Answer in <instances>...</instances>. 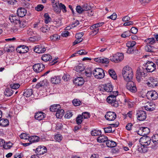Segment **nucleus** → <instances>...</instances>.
<instances>
[{
  "instance_id": "1",
  "label": "nucleus",
  "mask_w": 158,
  "mask_h": 158,
  "mask_svg": "<svg viewBox=\"0 0 158 158\" xmlns=\"http://www.w3.org/2000/svg\"><path fill=\"white\" fill-rule=\"evenodd\" d=\"M122 74L124 80L126 81H131L133 77L132 69L128 66L124 67L122 70Z\"/></svg>"
},
{
  "instance_id": "2",
  "label": "nucleus",
  "mask_w": 158,
  "mask_h": 158,
  "mask_svg": "<svg viewBox=\"0 0 158 158\" xmlns=\"http://www.w3.org/2000/svg\"><path fill=\"white\" fill-rule=\"evenodd\" d=\"M118 94L117 91H113L110 95L108 96L107 98V102L111 104L114 107H117L118 106V102L116 100V97Z\"/></svg>"
},
{
  "instance_id": "3",
  "label": "nucleus",
  "mask_w": 158,
  "mask_h": 158,
  "mask_svg": "<svg viewBox=\"0 0 158 158\" xmlns=\"http://www.w3.org/2000/svg\"><path fill=\"white\" fill-rule=\"evenodd\" d=\"M146 70L143 67L141 68H138L136 71V78L137 81L139 82L143 78L147 75Z\"/></svg>"
},
{
  "instance_id": "4",
  "label": "nucleus",
  "mask_w": 158,
  "mask_h": 158,
  "mask_svg": "<svg viewBox=\"0 0 158 158\" xmlns=\"http://www.w3.org/2000/svg\"><path fill=\"white\" fill-rule=\"evenodd\" d=\"M144 68L148 73H152L155 70L156 66L153 62L148 61L146 62Z\"/></svg>"
},
{
  "instance_id": "5",
  "label": "nucleus",
  "mask_w": 158,
  "mask_h": 158,
  "mask_svg": "<svg viewBox=\"0 0 158 158\" xmlns=\"http://www.w3.org/2000/svg\"><path fill=\"white\" fill-rule=\"evenodd\" d=\"M123 55L121 53H117L110 57V60L112 62L117 63L122 61L123 59Z\"/></svg>"
},
{
  "instance_id": "6",
  "label": "nucleus",
  "mask_w": 158,
  "mask_h": 158,
  "mask_svg": "<svg viewBox=\"0 0 158 158\" xmlns=\"http://www.w3.org/2000/svg\"><path fill=\"white\" fill-rule=\"evenodd\" d=\"M99 89L102 92L106 91L107 92H113V88L112 85L110 83L102 85H100L98 87Z\"/></svg>"
},
{
  "instance_id": "7",
  "label": "nucleus",
  "mask_w": 158,
  "mask_h": 158,
  "mask_svg": "<svg viewBox=\"0 0 158 158\" xmlns=\"http://www.w3.org/2000/svg\"><path fill=\"white\" fill-rule=\"evenodd\" d=\"M127 84V88L132 93L135 92L137 90V88L135 84L131 81H128Z\"/></svg>"
},
{
  "instance_id": "8",
  "label": "nucleus",
  "mask_w": 158,
  "mask_h": 158,
  "mask_svg": "<svg viewBox=\"0 0 158 158\" xmlns=\"http://www.w3.org/2000/svg\"><path fill=\"white\" fill-rule=\"evenodd\" d=\"M158 83V81L157 78L150 77L148 79L147 84L149 87H154L157 85Z\"/></svg>"
},
{
  "instance_id": "9",
  "label": "nucleus",
  "mask_w": 158,
  "mask_h": 158,
  "mask_svg": "<svg viewBox=\"0 0 158 158\" xmlns=\"http://www.w3.org/2000/svg\"><path fill=\"white\" fill-rule=\"evenodd\" d=\"M136 115L137 119L140 121L145 120L147 117L146 112L142 110H138L137 111Z\"/></svg>"
},
{
  "instance_id": "10",
  "label": "nucleus",
  "mask_w": 158,
  "mask_h": 158,
  "mask_svg": "<svg viewBox=\"0 0 158 158\" xmlns=\"http://www.w3.org/2000/svg\"><path fill=\"white\" fill-rule=\"evenodd\" d=\"M116 114L114 112L109 111L107 112L105 117L106 119L109 121H114L116 118Z\"/></svg>"
},
{
  "instance_id": "11",
  "label": "nucleus",
  "mask_w": 158,
  "mask_h": 158,
  "mask_svg": "<svg viewBox=\"0 0 158 158\" xmlns=\"http://www.w3.org/2000/svg\"><path fill=\"white\" fill-rule=\"evenodd\" d=\"M146 96L148 99L155 100L158 98V94L155 91H150L147 92Z\"/></svg>"
},
{
  "instance_id": "12",
  "label": "nucleus",
  "mask_w": 158,
  "mask_h": 158,
  "mask_svg": "<svg viewBox=\"0 0 158 158\" xmlns=\"http://www.w3.org/2000/svg\"><path fill=\"white\" fill-rule=\"evenodd\" d=\"M46 47L43 44L38 45L34 48V51L38 53H42L46 51Z\"/></svg>"
},
{
  "instance_id": "13",
  "label": "nucleus",
  "mask_w": 158,
  "mask_h": 158,
  "mask_svg": "<svg viewBox=\"0 0 158 158\" xmlns=\"http://www.w3.org/2000/svg\"><path fill=\"white\" fill-rule=\"evenodd\" d=\"M51 2L53 10L55 12L58 14L60 12V9L58 8V5L60 4L58 0H51Z\"/></svg>"
},
{
  "instance_id": "14",
  "label": "nucleus",
  "mask_w": 158,
  "mask_h": 158,
  "mask_svg": "<svg viewBox=\"0 0 158 158\" xmlns=\"http://www.w3.org/2000/svg\"><path fill=\"white\" fill-rule=\"evenodd\" d=\"M33 68L35 72L40 73L44 70L45 66L42 64L37 63L33 65Z\"/></svg>"
},
{
  "instance_id": "15",
  "label": "nucleus",
  "mask_w": 158,
  "mask_h": 158,
  "mask_svg": "<svg viewBox=\"0 0 158 158\" xmlns=\"http://www.w3.org/2000/svg\"><path fill=\"white\" fill-rule=\"evenodd\" d=\"M47 152V148L43 146H39L36 149L35 153L38 155H43Z\"/></svg>"
},
{
  "instance_id": "16",
  "label": "nucleus",
  "mask_w": 158,
  "mask_h": 158,
  "mask_svg": "<svg viewBox=\"0 0 158 158\" xmlns=\"http://www.w3.org/2000/svg\"><path fill=\"white\" fill-rule=\"evenodd\" d=\"M16 50L19 53H24L28 52V48L26 46L24 45H20L17 48Z\"/></svg>"
},
{
  "instance_id": "17",
  "label": "nucleus",
  "mask_w": 158,
  "mask_h": 158,
  "mask_svg": "<svg viewBox=\"0 0 158 158\" xmlns=\"http://www.w3.org/2000/svg\"><path fill=\"white\" fill-rule=\"evenodd\" d=\"M27 13V10L24 8L20 7L17 10V14L20 17H24Z\"/></svg>"
},
{
  "instance_id": "18",
  "label": "nucleus",
  "mask_w": 158,
  "mask_h": 158,
  "mask_svg": "<svg viewBox=\"0 0 158 158\" xmlns=\"http://www.w3.org/2000/svg\"><path fill=\"white\" fill-rule=\"evenodd\" d=\"M45 117V114L42 112H38L35 114V117L38 120H42Z\"/></svg>"
},
{
  "instance_id": "19",
  "label": "nucleus",
  "mask_w": 158,
  "mask_h": 158,
  "mask_svg": "<svg viewBox=\"0 0 158 158\" xmlns=\"http://www.w3.org/2000/svg\"><path fill=\"white\" fill-rule=\"evenodd\" d=\"M9 19L11 23L18 24L19 22V18L16 17L15 15H10Z\"/></svg>"
},
{
  "instance_id": "20",
  "label": "nucleus",
  "mask_w": 158,
  "mask_h": 158,
  "mask_svg": "<svg viewBox=\"0 0 158 158\" xmlns=\"http://www.w3.org/2000/svg\"><path fill=\"white\" fill-rule=\"evenodd\" d=\"M84 80L82 77H78L75 79L74 80V83L78 86L83 85L84 83Z\"/></svg>"
},
{
  "instance_id": "21",
  "label": "nucleus",
  "mask_w": 158,
  "mask_h": 158,
  "mask_svg": "<svg viewBox=\"0 0 158 158\" xmlns=\"http://www.w3.org/2000/svg\"><path fill=\"white\" fill-rule=\"evenodd\" d=\"M106 144L107 147L109 148H114L116 145V143L112 140H107L106 141Z\"/></svg>"
},
{
  "instance_id": "22",
  "label": "nucleus",
  "mask_w": 158,
  "mask_h": 158,
  "mask_svg": "<svg viewBox=\"0 0 158 158\" xmlns=\"http://www.w3.org/2000/svg\"><path fill=\"white\" fill-rule=\"evenodd\" d=\"M41 59L45 62L50 61L52 60V56L49 54L43 55L41 57Z\"/></svg>"
},
{
  "instance_id": "23",
  "label": "nucleus",
  "mask_w": 158,
  "mask_h": 158,
  "mask_svg": "<svg viewBox=\"0 0 158 158\" xmlns=\"http://www.w3.org/2000/svg\"><path fill=\"white\" fill-rule=\"evenodd\" d=\"M108 139L107 137L104 135H101L97 138V141L99 143L106 142Z\"/></svg>"
},
{
  "instance_id": "24",
  "label": "nucleus",
  "mask_w": 158,
  "mask_h": 158,
  "mask_svg": "<svg viewBox=\"0 0 158 158\" xmlns=\"http://www.w3.org/2000/svg\"><path fill=\"white\" fill-rule=\"evenodd\" d=\"M64 110L62 109H58L56 111V115L57 118H61L64 115Z\"/></svg>"
},
{
  "instance_id": "25",
  "label": "nucleus",
  "mask_w": 158,
  "mask_h": 158,
  "mask_svg": "<svg viewBox=\"0 0 158 158\" xmlns=\"http://www.w3.org/2000/svg\"><path fill=\"white\" fill-rule=\"evenodd\" d=\"M60 78L59 76H54L51 78V81L52 84H57L60 82Z\"/></svg>"
},
{
  "instance_id": "26",
  "label": "nucleus",
  "mask_w": 158,
  "mask_h": 158,
  "mask_svg": "<svg viewBox=\"0 0 158 158\" xmlns=\"http://www.w3.org/2000/svg\"><path fill=\"white\" fill-rule=\"evenodd\" d=\"M4 50L7 52H11L15 50V47L11 45L6 44L4 48Z\"/></svg>"
},
{
  "instance_id": "27",
  "label": "nucleus",
  "mask_w": 158,
  "mask_h": 158,
  "mask_svg": "<svg viewBox=\"0 0 158 158\" xmlns=\"http://www.w3.org/2000/svg\"><path fill=\"white\" fill-rule=\"evenodd\" d=\"M145 50L146 51L148 52H154L156 50V48L153 46L149 45H147L145 46Z\"/></svg>"
},
{
  "instance_id": "28",
  "label": "nucleus",
  "mask_w": 158,
  "mask_h": 158,
  "mask_svg": "<svg viewBox=\"0 0 158 158\" xmlns=\"http://www.w3.org/2000/svg\"><path fill=\"white\" fill-rule=\"evenodd\" d=\"M14 91L12 90V89L7 88L6 89L5 92V95L7 97L11 96L14 93Z\"/></svg>"
},
{
  "instance_id": "29",
  "label": "nucleus",
  "mask_w": 158,
  "mask_h": 158,
  "mask_svg": "<svg viewBox=\"0 0 158 158\" xmlns=\"http://www.w3.org/2000/svg\"><path fill=\"white\" fill-rule=\"evenodd\" d=\"M60 106L58 104H54L51 106L50 110L52 112H56L59 108H60Z\"/></svg>"
},
{
  "instance_id": "30",
  "label": "nucleus",
  "mask_w": 158,
  "mask_h": 158,
  "mask_svg": "<svg viewBox=\"0 0 158 158\" xmlns=\"http://www.w3.org/2000/svg\"><path fill=\"white\" fill-rule=\"evenodd\" d=\"M9 123V121L6 118H2L0 120V125L3 127L7 126Z\"/></svg>"
},
{
  "instance_id": "31",
  "label": "nucleus",
  "mask_w": 158,
  "mask_h": 158,
  "mask_svg": "<svg viewBox=\"0 0 158 158\" xmlns=\"http://www.w3.org/2000/svg\"><path fill=\"white\" fill-rule=\"evenodd\" d=\"M40 138L36 136H30L29 141L31 143H35L38 142L39 141Z\"/></svg>"
},
{
  "instance_id": "32",
  "label": "nucleus",
  "mask_w": 158,
  "mask_h": 158,
  "mask_svg": "<svg viewBox=\"0 0 158 158\" xmlns=\"http://www.w3.org/2000/svg\"><path fill=\"white\" fill-rule=\"evenodd\" d=\"M152 142L155 145H157L158 144V134H155L152 137Z\"/></svg>"
},
{
  "instance_id": "33",
  "label": "nucleus",
  "mask_w": 158,
  "mask_h": 158,
  "mask_svg": "<svg viewBox=\"0 0 158 158\" xmlns=\"http://www.w3.org/2000/svg\"><path fill=\"white\" fill-rule=\"evenodd\" d=\"M154 105L151 103L148 104V105H146L144 107L145 109L148 111H152L155 109Z\"/></svg>"
},
{
  "instance_id": "34",
  "label": "nucleus",
  "mask_w": 158,
  "mask_h": 158,
  "mask_svg": "<svg viewBox=\"0 0 158 158\" xmlns=\"http://www.w3.org/2000/svg\"><path fill=\"white\" fill-rule=\"evenodd\" d=\"M89 10V8H83L80 6H77L76 7V11L79 14L81 13L84 11L87 10Z\"/></svg>"
},
{
  "instance_id": "35",
  "label": "nucleus",
  "mask_w": 158,
  "mask_h": 158,
  "mask_svg": "<svg viewBox=\"0 0 158 158\" xmlns=\"http://www.w3.org/2000/svg\"><path fill=\"white\" fill-rule=\"evenodd\" d=\"M85 69L84 66L82 65H78L75 68V71L79 73L83 71Z\"/></svg>"
},
{
  "instance_id": "36",
  "label": "nucleus",
  "mask_w": 158,
  "mask_h": 158,
  "mask_svg": "<svg viewBox=\"0 0 158 158\" xmlns=\"http://www.w3.org/2000/svg\"><path fill=\"white\" fill-rule=\"evenodd\" d=\"M32 93L33 91L31 89H28L24 92L23 95L24 96L28 97L32 95Z\"/></svg>"
},
{
  "instance_id": "37",
  "label": "nucleus",
  "mask_w": 158,
  "mask_h": 158,
  "mask_svg": "<svg viewBox=\"0 0 158 158\" xmlns=\"http://www.w3.org/2000/svg\"><path fill=\"white\" fill-rule=\"evenodd\" d=\"M108 72L110 76L112 78L114 79H116L117 78L116 74L115 72L113 69H109L108 71Z\"/></svg>"
},
{
  "instance_id": "38",
  "label": "nucleus",
  "mask_w": 158,
  "mask_h": 158,
  "mask_svg": "<svg viewBox=\"0 0 158 158\" xmlns=\"http://www.w3.org/2000/svg\"><path fill=\"white\" fill-rule=\"evenodd\" d=\"M91 133L93 136H97L101 135L102 132L100 130H94L91 131Z\"/></svg>"
},
{
  "instance_id": "39",
  "label": "nucleus",
  "mask_w": 158,
  "mask_h": 158,
  "mask_svg": "<svg viewBox=\"0 0 158 158\" xmlns=\"http://www.w3.org/2000/svg\"><path fill=\"white\" fill-rule=\"evenodd\" d=\"M104 24V23L101 22L99 23H98L95 24L93 25L90 27V29L91 30H93L94 29L98 27L101 26L103 25Z\"/></svg>"
},
{
  "instance_id": "40",
  "label": "nucleus",
  "mask_w": 158,
  "mask_h": 158,
  "mask_svg": "<svg viewBox=\"0 0 158 158\" xmlns=\"http://www.w3.org/2000/svg\"><path fill=\"white\" fill-rule=\"evenodd\" d=\"M12 145L13 143L11 142H10V141L8 142H6L4 143L3 148L6 149H8L12 147Z\"/></svg>"
},
{
  "instance_id": "41",
  "label": "nucleus",
  "mask_w": 158,
  "mask_h": 158,
  "mask_svg": "<svg viewBox=\"0 0 158 158\" xmlns=\"http://www.w3.org/2000/svg\"><path fill=\"white\" fill-rule=\"evenodd\" d=\"M145 42L147 44L152 45L156 42V41L154 38H152L147 39L145 40Z\"/></svg>"
},
{
  "instance_id": "42",
  "label": "nucleus",
  "mask_w": 158,
  "mask_h": 158,
  "mask_svg": "<svg viewBox=\"0 0 158 158\" xmlns=\"http://www.w3.org/2000/svg\"><path fill=\"white\" fill-rule=\"evenodd\" d=\"M58 8L60 9V12L61 10H62L63 13H65L67 12L66 8L65 5L61 3H60L59 4Z\"/></svg>"
},
{
  "instance_id": "43",
  "label": "nucleus",
  "mask_w": 158,
  "mask_h": 158,
  "mask_svg": "<svg viewBox=\"0 0 158 158\" xmlns=\"http://www.w3.org/2000/svg\"><path fill=\"white\" fill-rule=\"evenodd\" d=\"M20 137L21 139H28L30 137V136L29 134H27L26 133H23L21 134L19 136Z\"/></svg>"
},
{
  "instance_id": "44",
  "label": "nucleus",
  "mask_w": 158,
  "mask_h": 158,
  "mask_svg": "<svg viewBox=\"0 0 158 158\" xmlns=\"http://www.w3.org/2000/svg\"><path fill=\"white\" fill-rule=\"evenodd\" d=\"M18 24L19 28H23L26 26L27 23L25 20L21 21L19 20V22L18 23Z\"/></svg>"
},
{
  "instance_id": "45",
  "label": "nucleus",
  "mask_w": 158,
  "mask_h": 158,
  "mask_svg": "<svg viewBox=\"0 0 158 158\" xmlns=\"http://www.w3.org/2000/svg\"><path fill=\"white\" fill-rule=\"evenodd\" d=\"M19 27L18 24L14 23L12 27L10 28L11 31H13L14 32H15L18 30Z\"/></svg>"
},
{
  "instance_id": "46",
  "label": "nucleus",
  "mask_w": 158,
  "mask_h": 158,
  "mask_svg": "<svg viewBox=\"0 0 158 158\" xmlns=\"http://www.w3.org/2000/svg\"><path fill=\"white\" fill-rule=\"evenodd\" d=\"M100 72H102V69L101 68H96L93 71V74L95 77H96L98 76V75Z\"/></svg>"
},
{
  "instance_id": "47",
  "label": "nucleus",
  "mask_w": 158,
  "mask_h": 158,
  "mask_svg": "<svg viewBox=\"0 0 158 158\" xmlns=\"http://www.w3.org/2000/svg\"><path fill=\"white\" fill-rule=\"evenodd\" d=\"M60 38V36L56 34H53L50 37L51 40L53 41H56L58 40Z\"/></svg>"
},
{
  "instance_id": "48",
  "label": "nucleus",
  "mask_w": 158,
  "mask_h": 158,
  "mask_svg": "<svg viewBox=\"0 0 158 158\" xmlns=\"http://www.w3.org/2000/svg\"><path fill=\"white\" fill-rule=\"evenodd\" d=\"M44 21L46 23H47L50 22L51 19L48 14H45L44 15Z\"/></svg>"
},
{
  "instance_id": "49",
  "label": "nucleus",
  "mask_w": 158,
  "mask_h": 158,
  "mask_svg": "<svg viewBox=\"0 0 158 158\" xmlns=\"http://www.w3.org/2000/svg\"><path fill=\"white\" fill-rule=\"evenodd\" d=\"M142 128L143 129V131L144 136H146L147 135L150 133V130L148 127H142Z\"/></svg>"
},
{
  "instance_id": "50",
  "label": "nucleus",
  "mask_w": 158,
  "mask_h": 158,
  "mask_svg": "<svg viewBox=\"0 0 158 158\" xmlns=\"http://www.w3.org/2000/svg\"><path fill=\"white\" fill-rule=\"evenodd\" d=\"M144 144L142 145L139 148V151L141 152L145 153L147 151V149Z\"/></svg>"
},
{
  "instance_id": "51",
  "label": "nucleus",
  "mask_w": 158,
  "mask_h": 158,
  "mask_svg": "<svg viewBox=\"0 0 158 158\" xmlns=\"http://www.w3.org/2000/svg\"><path fill=\"white\" fill-rule=\"evenodd\" d=\"M83 118H82L81 115H79L77 117L76 119V121L77 123V124L79 125L82 122V119Z\"/></svg>"
},
{
  "instance_id": "52",
  "label": "nucleus",
  "mask_w": 158,
  "mask_h": 158,
  "mask_svg": "<svg viewBox=\"0 0 158 158\" xmlns=\"http://www.w3.org/2000/svg\"><path fill=\"white\" fill-rule=\"evenodd\" d=\"M136 44L134 41H129L127 43V46L128 48H133Z\"/></svg>"
},
{
  "instance_id": "53",
  "label": "nucleus",
  "mask_w": 158,
  "mask_h": 158,
  "mask_svg": "<svg viewBox=\"0 0 158 158\" xmlns=\"http://www.w3.org/2000/svg\"><path fill=\"white\" fill-rule=\"evenodd\" d=\"M20 85L18 83H13L10 84V86L12 89H16L20 87Z\"/></svg>"
},
{
  "instance_id": "54",
  "label": "nucleus",
  "mask_w": 158,
  "mask_h": 158,
  "mask_svg": "<svg viewBox=\"0 0 158 158\" xmlns=\"http://www.w3.org/2000/svg\"><path fill=\"white\" fill-rule=\"evenodd\" d=\"M81 115L82 117L84 119H86L89 118L90 114L89 113L87 112H85L82 113Z\"/></svg>"
},
{
  "instance_id": "55",
  "label": "nucleus",
  "mask_w": 158,
  "mask_h": 158,
  "mask_svg": "<svg viewBox=\"0 0 158 158\" xmlns=\"http://www.w3.org/2000/svg\"><path fill=\"white\" fill-rule=\"evenodd\" d=\"M26 33L28 36L32 35L34 34L32 29L30 28H28L26 30Z\"/></svg>"
},
{
  "instance_id": "56",
  "label": "nucleus",
  "mask_w": 158,
  "mask_h": 158,
  "mask_svg": "<svg viewBox=\"0 0 158 158\" xmlns=\"http://www.w3.org/2000/svg\"><path fill=\"white\" fill-rule=\"evenodd\" d=\"M81 102L80 101L77 99H74L73 101V105L75 106H77L80 105Z\"/></svg>"
},
{
  "instance_id": "57",
  "label": "nucleus",
  "mask_w": 158,
  "mask_h": 158,
  "mask_svg": "<svg viewBox=\"0 0 158 158\" xmlns=\"http://www.w3.org/2000/svg\"><path fill=\"white\" fill-rule=\"evenodd\" d=\"M54 138L56 141L60 142L62 140L63 137L60 135L58 134L55 135Z\"/></svg>"
},
{
  "instance_id": "58",
  "label": "nucleus",
  "mask_w": 158,
  "mask_h": 158,
  "mask_svg": "<svg viewBox=\"0 0 158 158\" xmlns=\"http://www.w3.org/2000/svg\"><path fill=\"white\" fill-rule=\"evenodd\" d=\"M104 76V71L102 69V72H99L98 75L97 77H96V78L98 79H101L103 78Z\"/></svg>"
},
{
  "instance_id": "59",
  "label": "nucleus",
  "mask_w": 158,
  "mask_h": 158,
  "mask_svg": "<svg viewBox=\"0 0 158 158\" xmlns=\"http://www.w3.org/2000/svg\"><path fill=\"white\" fill-rule=\"evenodd\" d=\"M44 8L43 5L41 4H39L35 7V9L37 11H41Z\"/></svg>"
},
{
  "instance_id": "60",
  "label": "nucleus",
  "mask_w": 158,
  "mask_h": 158,
  "mask_svg": "<svg viewBox=\"0 0 158 158\" xmlns=\"http://www.w3.org/2000/svg\"><path fill=\"white\" fill-rule=\"evenodd\" d=\"M109 62V59L104 57H102L101 63L102 64H107Z\"/></svg>"
},
{
  "instance_id": "61",
  "label": "nucleus",
  "mask_w": 158,
  "mask_h": 158,
  "mask_svg": "<svg viewBox=\"0 0 158 158\" xmlns=\"http://www.w3.org/2000/svg\"><path fill=\"white\" fill-rule=\"evenodd\" d=\"M84 35V33L83 32H79L76 35L75 37L77 39H82L81 38Z\"/></svg>"
},
{
  "instance_id": "62",
  "label": "nucleus",
  "mask_w": 158,
  "mask_h": 158,
  "mask_svg": "<svg viewBox=\"0 0 158 158\" xmlns=\"http://www.w3.org/2000/svg\"><path fill=\"white\" fill-rule=\"evenodd\" d=\"M105 133H112V130L111 127H107L103 128Z\"/></svg>"
},
{
  "instance_id": "63",
  "label": "nucleus",
  "mask_w": 158,
  "mask_h": 158,
  "mask_svg": "<svg viewBox=\"0 0 158 158\" xmlns=\"http://www.w3.org/2000/svg\"><path fill=\"white\" fill-rule=\"evenodd\" d=\"M49 28L47 26L42 27L40 28V30L43 32H46L49 30Z\"/></svg>"
},
{
  "instance_id": "64",
  "label": "nucleus",
  "mask_w": 158,
  "mask_h": 158,
  "mask_svg": "<svg viewBox=\"0 0 158 158\" xmlns=\"http://www.w3.org/2000/svg\"><path fill=\"white\" fill-rule=\"evenodd\" d=\"M151 140H152V139H151L150 137H147L146 139V143L145 144H144V146H147L150 145V144H152V143L151 142Z\"/></svg>"
}]
</instances>
